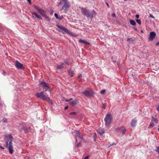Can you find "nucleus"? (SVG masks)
Segmentation results:
<instances>
[{"label": "nucleus", "instance_id": "obj_1", "mask_svg": "<svg viewBox=\"0 0 159 159\" xmlns=\"http://www.w3.org/2000/svg\"><path fill=\"white\" fill-rule=\"evenodd\" d=\"M4 136L5 141L4 146L8 149L9 152L10 153L12 154L14 152L12 143L13 137L11 134L4 135Z\"/></svg>", "mask_w": 159, "mask_h": 159}, {"label": "nucleus", "instance_id": "obj_2", "mask_svg": "<svg viewBox=\"0 0 159 159\" xmlns=\"http://www.w3.org/2000/svg\"><path fill=\"white\" fill-rule=\"evenodd\" d=\"M81 10L83 16H86L87 18H89L91 19L95 16L97 14L94 10H93L91 12H90L87 9L83 7L81 8Z\"/></svg>", "mask_w": 159, "mask_h": 159}, {"label": "nucleus", "instance_id": "obj_3", "mask_svg": "<svg viewBox=\"0 0 159 159\" xmlns=\"http://www.w3.org/2000/svg\"><path fill=\"white\" fill-rule=\"evenodd\" d=\"M45 91H45L37 93L35 95L37 98L43 101H46L52 103V102L50 100L48 95L44 93Z\"/></svg>", "mask_w": 159, "mask_h": 159}, {"label": "nucleus", "instance_id": "obj_4", "mask_svg": "<svg viewBox=\"0 0 159 159\" xmlns=\"http://www.w3.org/2000/svg\"><path fill=\"white\" fill-rule=\"evenodd\" d=\"M34 7L36 10L38 12L43 16L46 18L48 21H50V18L46 14V12L44 10H42L39 7L37 6L34 5Z\"/></svg>", "mask_w": 159, "mask_h": 159}, {"label": "nucleus", "instance_id": "obj_5", "mask_svg": "<svg viewBox=\"0 0 159 159\" xmlns=\"http://www.w3.org/2000/svg\"><path fill=\"white\" fill-rule=\"evenodd\" d=\"M112 120L111 115V114H107L104 119L105 125L107 127L108 126Z\"/></svg>", "mask_w": 159, "mask_h": 159}, {"label": "nucleus", "instance_id": "obj_6", "mask_svg": "<svg viewBox=\"0 0 159 159\" xmlns=\"http://www.w3.org/2000/svg\"><path fill=\"white\" fill-rule=\"evenodd\" d=\"M63 4V5L62 7L61 10L65 7L66 9H68L69 7V4L67 0H61L58 3V5Z\"/></svg>", "mask_w": 159, "mask_h": 159}, {"label": "nucleus", "instance_id": "obj_7", "mask_svg": "<svg viewBox=\"0 0 159 159\" xmlns=\"http://www.w3.org/2000/svg\"><path fill=\"white\" fill-rule=\"evenodd\" d=\"M75 132L76 133L75 135V142L77 143L78 139L79 140H80V141H82L83 138L82 135L80 134V133L79 131L75 130Z\"/></svg>", "mask_w": 159, "mask_h": 159}, {"label": "nucleus", "instance_id": "obj_8", "mask_svg": "<svg viewBox=\"0 0 159 159\" xmlns=\"http://www.w3.org/2000/svg\"><path fill=\"white\" fill-rule=\"evenodd\" d=\"M82 93L87 97L92 96L94 94V93L92 90H91L90 91L85 90L82 92Z\"/></svg>", "mask_w": 159, "mask_h": 159}, {"label": "nucleus", "instance_id": "obj_9", "mask_svg": "<svg viewBox=\"0 0 159 159\" xmlns=\"http://www.w3.org/2000/svg\"><path fill=\"white\" fill-rule=\"evenodd\" d=\"M116 131L118 132H121L122 133L123 135H124L126 131V129L123 126H121L116 129Z\"/></svg>", "mask_w": 159, "mask_h": 159}, {"label": "nucleus", "instance_id": "obj_10", "mask_svg": "<svg viewBox=\"0 0 159 159\" xmlns=\"http://www.w3.org/2000/svg\"><path fill=\"white\" fill-rule=\"evenodd\" d=\"M156 36V34L154 32H151L150 33V36L148 38L149 41H152L153 40Z\"/></svg>", "mask_w": 159, "mask_h": 159}, {"label": "nucleus", "instance_id": "obj_11", "mask_svg": "<svg viewBox=\"0 0 159 159\" xmlns=\"http://www.w3.org/2000/svg\"><path fill=\"white\" fill-rule=\"evenodd\" d=\"M20 127L21 128L20 131L22 130H24V132L26 133L28 132L27 129H26V126L25 125H22L21 124L20 125Z\"/></svg>", "mask_w": 159, "mask_h": 159}, {"label": "nucleus", "instance_id": "obj_12", "mask_svg": "<svg viewBox=\"0 0 159 159\" xmlns=\"http://www.w3.org/2000/svg\"><path fill=\"white\" fill-rule=\"evenodd\" d=\"M15 63V66L17 68L21 69L23 68V65L19 62L18 61L16 60V61Z\"/></svg>", "mask_w": 159, "mask_h": 159}, {"label": "nucleus", "instance_id": "obj_13", "mask_svg": "<svg viewBox=\"0 0 159 159\" xmlns=\"http://www.w3.org/2000/svg\"><path fill=\"white\" fill-rule=\"evenodd\" d=\"M72 99L71 98L69 100H66V101H70V103L73 106L75 105L78 103V100H74L71 101Z\"/></svg>", "mask_w": 159, "mask_h": 159}, {"label": "nucleus", "instance_id": "obj_14", "mask_svg": "<svg viewBox=\"0 0 159 159\" xmlns=\"http://www.w3.org/2000/svg\"><path fill=\"white\" fill-rule=\"evenodd\" d=\"M57 26L59 29L61 30L62 31H64L66 33L68 30L67 29L63 27L62 25H57Z\"/></svg>", "mask_w": 159, "mask_h": 159}, {"label": "nucleus", "instance_id": "obj_15", "mask_svg": "<svg viewBox=\"0 0 159 159\" xmlns=\"http://www.w3.org/2000/svg\"><path fill=\"white\" fill-rule=\"evenodd\" d=\"M31 14L32 15H34L35 16V17H36L37 18L42 20V18L41 16L39 15L38 13L35 11L31 13Z\"/></svg>", "mask_w": 159, "mask_h": 159}, {"label": "nucleus", "instance_id": "obj_16", "mask_svg": "<svg viewBox=\"0 0 159 159\" xmlns=\"http://www.w3.org/2000/svg\"><path fill=\"white\" fill-rule=\"evenodd\" d=\"M137 120H136L134 119L132 120L131 122V126L132 127H134L136 126Z\"/></svg>", "mask_w": 159, "mask_h": 159}, {"label": "nucleus", "instance_id": "obj_17", "mask_svg": "<svg viewBox=\"0 0 159 159\" xmlns=\"http://www.w3.org/2000/svg\"><path fill=\"white\" fill-rule=\"evenodd\" d=\"M79 42L81 43H84L85 44H89V42L81 39H80L79 40Z\"/></svg>", "mask_w": 159, "mask_h": 159}, {"label": "nucleus", "instance_id": "obj_18", "mask_svg": "<svg viewBox=\"0 0 159 159\" xmlns=\"http://www.w3.org/2000/svg\"><path fill=\"white\" fill-rule=\"evenodd\" d=\"M67 71L68 72L69 75L71 76V77H73L74 76V72L72 70H68Z\"/></svg>", "mask_w": 159, "mask_h": 159}, {"label": "nucleus", "instance_id": "obj_19", "mask_svg": "<svg viewBox=\"0 0 159 159\" xmlns=\"http://www.w3.org/2000/svg\"><path fill=\"white\" fill-rule=\"evenodd\" d=\"M40 84L41 85H43L44 87H48V84L43 81H40Z\"/></svg>", "mask_w": 159, "mask_h": 159}, {"label": "nucleus", "instance_id": "obj_20", "mask_svg": "<svg viewBox=\"0 0 159 159\" xmlns=\"http://www.w3.org/2000/svg\"><path fill=\"white\" fill-rule=\"evenodd\" d=\"M66 33L69 34L70 35L72 36H75V35H74V34L73 33L70 32L68 30H67V31L66 32Z\"/></svg>", "mask_w": 159, "mask_h": 159}, {"label": "nucleus", "instance_id": "obj_21", "mask_svg": "<svg viewBox=\"0 0 159 159\" xmlns=\"http://www.w3.org/2000/svg\"><path fill=\"white\" fill-rule=\"evenodd\" d=\"M66 33L69 34L70 35L72 36H75V35H74V34L73 33L70 32L68 30H67V31L66 32Z\"/></svg>", "mask_w": 159, "mask_h": 159}, {"label": "nucleus", "instance_id": "obj_22", "mask_svg": "<svg viewBox=\"0 0 159 159\" xmlns=\"http://www.w3.org/2000/svg\"><path fill=\"white\" fill-rule=\"evenodd\" d=\"M130 23L132 25H136V23L135 21L133 20H130Z\"/></svg>", "mask_w": 159, "mask_h": 159}, {"label": "nucleus", "instance_id": "obj_23", "mask_svg": "<svg viewBox=\"0 0 159 159\" xmlns=\"http://www.w3.org/2000/svg\"><path fill=\"white\" fill-rule=\"evenodd\" d=\"M64 63H62V64L60 66L58 65L57 66V68L59 69H62L64 67L63 66Z\"/></svg>", "mask_w": 159, "mask_h": 159}, {"label": "nucleus", "instance_id": "obj_24", "mask_svg": "<svg viewBox=\"0 0 159 159\" xmlns=\"http://www.w3.org/2000/svg\"><path fill=\"white\" fill-rule=\"evenodd\" d=\"M99 134L100 135H102L104 133V131L103 130H99L98 131Z\"/></svg>", "mask_w": 159, "mask_h": 159}, {"label": "nucleus", "instance_id": "obj_25", "mask_svg": "<svg viewBox=\"0 0 159 159\" xmlns=\"http://www.w3.org/2000/svg\"><path fill=\"white\" fill-rule=\"evenodd\" d=\"M79 140L80 141V142L79 143H77V144H76V147H80L81 145V141H80V140Z\"/></svg>", "mask_w": 159, "mask_h": 159}, {"label": "nucleus", "instance_id": "obj_26", "mask_svg": "<svg viewBox=\"0 0 159 159\" xmlns=\"http://www.w3.org/2000/svg\"><path fill=\"white\" fill-rule=\"evenodd\" d=\"M82 75H81L80 74L78 76V80L79 82L81 81L82 80Z\"/></svg>", "mask_w": 159, "mask_h": 159}, {"label": "nucleus", "instance_id": "obj_27", "mask_svg": "<svg viewBox=\"0 0 159 159\" xmlns=\"http://www.w3.org/2000/svg\"><path fill=\"white\" fill-rule=\"evenodd\" d=\"M152 122L153 124L154 123H155L156 124H157V120L156 119L153 117L152 118Z\"/></svg>", "mask_w": 159, "mask_h": 159}, {"label": "nucleus", "instance_id": "obj_28", "mask_svg": "<svg viewBox=\"0 0 159 159\" xmlns=\"http://www.w3.org/2000/svg\"><path fill=\"white\" fill-rule=\"evenodd\" d=\"M54 16L56 18L59 19V20H61V18H59V17L58 16V15L57 14V13H55L54 14Z\"/></svg>", "mask_w": 159, "mask_h": 159}, {"label": "nucleus", "instance_id": "obj_29", "mask_svg": "<svg viewBox=\"0 0 159 159\" xmlns=\"http://www.w3.org/2000/svg\"><path fill=\"white\" fill-rule=\"evenodd\" d=\"M77 113L75 112H73L70 113V115H75L77 114Z\"/></svg>", "mask_w": 159, "mask_h": 159}, {"label": "nucleus", "instance_id": "obj_30", "mask_svg": "<svg viewBox=\"0 0 159 159\" xmlns=\"http://www.w3.org/2000/svg\"><path fill=\"white\" fill-rule=\"evenodd\" d=\"M136 22L139 25L141 24V20L139 19H137L136 20Z\"/></svg>", "mask_w": 159, "mask_h": 159}, {"label": "nucleus", "instance_id": "obj_31", "mask_svg": "<svg viewBox=\"0 0 159 159\" xmlns=\"http://www.w3.org/2000/svg\"><path fill=\"white\" fill-rule=\"evenodd\" d=\"M106 91V90H105V89L102 90L101 91L100 93L102 94H104L105 93Z\"/></svg>", "mask_w": 159, "mask_h": 159}, {"label": "nucleus", "instance_id": "obj_32", "mask_svg": "<svg viewBox=\"0 0 159 159\" xmlns=\"http://www.w3.org/2000/svg\"><path fill=\"white\" fill-rule=\"evenodd\" d=\"M7 119L6 118H4L2 120V121L3 122L7 123Z\"/></svg>", "mask_w": 159, "mask_h": 159}, {"label": "nucleus", "instance_id": "obj_33", "mask_svg": "<svg viewBox=\"0 0 159 159\" xmlns=\"http://www.w3.org/2000/svg\"><path fill=\"white\" fill-rule=\"evenodd\" d=\"M154 126V124H151L148 127V128H150Z\"/></svg>", "mask_w": 159, "mask_h": 159}, {"label": "nucleus", "instance_id": "obj_34", "mask_svg": "<svg viewBox=\"0 0 159 159\" xmlns=\"http://www.w3.org/2000/svg\"><path fill=\"white\" fill-rule=\"evenodd\" d=\"M156 152H158L159 153V147H156Z\"/></svg>", "mask_w": 159, "mask_h": 159}, {"label": "nucleus", "instance_id": "obj_35", "mask_svg": "<svg viewBox=\"0 0 159 159\" xmlns=\"http://www.w3.org/2000/svg\"><path fill=\"white\" fill-rule=\"evenodd\" d=\"M149 17L152 18H153V19H154V16L152 15V14H151L150 15V16H149Z\"/></svg>", "mask_w": 159, "mask_h": 159}, {"label": "nucleus", "instance_id": "obj_36", "mask_svg": "<svg viewBox=\"0 0 159 159\" xmlns=\"http://www.w3.org/2000/svg\"><path fill=\"white\" fill-rule=\"evenodd\" d=\"M157 110L159 111V104H157Z\"/></svg>", "mask_w": 159, "mask_h": 159}, {"label": "nucleus", "instance_id": "obj_37", "mask_svg": "<svg viewBox=\"0 0 159 159\" xmlns=\"http://www.w3.org/2000/svg\"><path fill=\"white\" fill-rule=\"evenodd\" d=\"M111 16H112L113 17H115L116 16V15L115 14H113L111 15Z\"/></svg>", "mask_w": 159, "mask_h": 159}, {"label": "nucleus", "instance_id": "obj_38", "mask_svg": "<svg viewBox=\"0 0 159 159\" xmlns=\"http://www.w3.org/2000/svg\"><path fill=\"white\" fill-rule=\"evenodd\" d=\"M135 17L137 18H139V15L138 14H136L135 16Z\"/></svg>", "mask_w": 159, "mask_h": 159}, {"label": "nucleus", "instance_id": "obj_39", "mask_svg": "<svg viewBox=\"0 0 159 159\" xmlns=\"http://www.w3.org/2000/svg\"><path fill=\"white\" fill-rule=\"evenodd\" d=\"M0 148H1V149H4V147H2V146H1V145H0Z\"/></svg>", "mask_w": 159, "mask_h": 159}, {"label": "nucleus", "instance_id": "obj_40", "mask_svg": "<svg viewBox=\"0 0 159 159\" xmlns=\"http://www.w3.org/2000/svg\"><path fill=\"white\" fill-rule=\"evenodd\" d=\"M89 156H87L84 159H89Z\"/></svg>", "mask_w": 159, "mask_h": 159}, {"label": "nucleus", "instance_id": "obj_41", "mask_svg": "<svg viewBox=\"0 0 159 159\" xmlns=\"http://www.w3.org/2000/svg\"><path fill=\"white\" fill-rule=\"evenodd\" d=\"M68 108V106H66L64 108L65 110H66L67 109V108Z\"/></svg>", "mask_w": 159, "mask_h": 159}, {"label": "nucleus", "instance_id": "obj_42", "mask_svg": "<svg viewBox=\"0 0 159 159\" xmlns=\"http://www.w3.org/2000/svg\"><path fill=\"white\" fill-rule=\"evenodd\" d=\"M27 0L28 1V2L30 4L31 3V0Z\"/></svg>", "mask_w": 159, "mask_h": 159}, {"label": "nucleus", "instance_id": "obj_43", "mask_svg": "<svg viewBox=\"0 0 159 159\" xmlns=\"http://www.w3.org/2000/svg\"><path fill=\"white\" fill-rule=\"evenodd\" d=\"M102 105H103V106H102V107L104 109H105V106H104V104L102 103Z\"/></svg>", "mask_w": 159, "mask_h": 159}, {"label": "nucleus", "instance_id": "obj_44", "mask_svg": "<svg viewBox=\"0 0 159 159\" xmlns=\"http://www.w3.org/2000/svg\"><path fill=\"white\" fill-rule=\"evenodd\" d=\"M65 63H66V64L67 65H69V63H68V62H67V61H66V62H65Z\"/></svg>", "mask_w": 159, "mask_h": 159}, {"label": "nucleus", "instance_id": "obj_45", "mask_svg": "<svg viewBox=\"0 0 159 159\" xmlns=\"http://www.w3.org/2000/svg\"><path fill=\"white\" fill-rule=\"evenodd\" d=\"M106 4H107V6L108 7H109V5L108 4L107 2H106Z\"/></svg>", "mask_w": 159, "mask_h": 159}, {"label": "nucleus", "instance_id": "obj_46", "mask_svg": "<svg viewBox=\"0 0 159 159\" xmlns=\"http://www.w3.org/2000/svg\"><path fill=\"white\" fill-rule=\"evenodd\" d=\"M134 30H135L136 31L137 30V29L136 28H135V27L134 28Z\"/></svg>", "mask_w": 159, "mask_h": 159}, {"label": "nucleus", "instance_id": "obj_47", "mask_svg": "<svg viewBox=\"0 0 159 159\" xmlns=\"http://www.w3.org/2000/svg\"><path fill=\"white\" fill-rule=\"evenodd\" d=\"M116 145V144H115V143H113L110 146H111V145Z\"/></svg>", "mask_w": 159, "mask_h": 159}, {"label": "nucleus", "instance_id": "obj_48", "mask_svg": "<svg viewBox=\"0 0 159 159\" xmlns=\"http://www.w3.org/2000/svg\"><path fill=\"white\" fill-rule=\"evenodd\" d=\"M159 45V42H158L157 44H156V45L157 46V45Z\"/></svg>", "mask_w": 159, "mask_h": 159}, {"label": "nucleus", "instance_id": "obj_49", "mask_svg": "<svg viewBox=\"0 0 159 159\" xmlns=\"http://www.w3.org/2000/svg\"><path fill=\"white\" fill-rule=\"evenodd\" d=\"M130 39L128 38V39H127V41H129V40H130Z\"/></svg>", "mask_w": 159, "mask_h": 159}, {"label": "nucleus", "instance_id": "obj_50", "mask_svg": "<svg viewBox=\"0 0 159 159\" xmlns=\"http://www.w3.org/2000/svg\"><path fill=\"white\" fill-rule=\"evenodd\" d=\"M63 18V17L62 16H61V17H59V18H61V19Z\"/></svg>", "mask_w": 159, "mask_h": 159}, {"label": "nucleus", "instance_id": "obj_51", "mask_svg": "<svg viewBox=\"0 0 159 159\" xmlns=\"http://www.w3.org/2000/svg\"><path fill=\"white\" fill-rule=\"evenodd\" d=\"M141 32H142V33H143V30H141Z\"/></svg>", "mask_w": 159, "mask_h": 159}, {"label": "nucleus", "instance_id": "obj_52", "mask_svg": "<svg viewBox=\"0 0 159 159\" xmlns=\"http://www.w3.org/2000/svg\"><path fill=\"white\" fill-rule=\"evenodd\" d=\"M158 131L159 132V128H158Z\"/></svg>", "mask_w": 159, "mask_h": 159}, {"label": "nucleus", "instance_id": "obj_53", "mask_svg": "<svg viewBox=\"0 0 159 159\" xmlns=\"http://www.w3.org/2000/svg\"><path fill=\"white\" fill-rule=\"evenodd\" d=\"M33 18H34V16H33Z\"/></svg>", "mask_w": 159, "mask_h": 159}]
</instances>
